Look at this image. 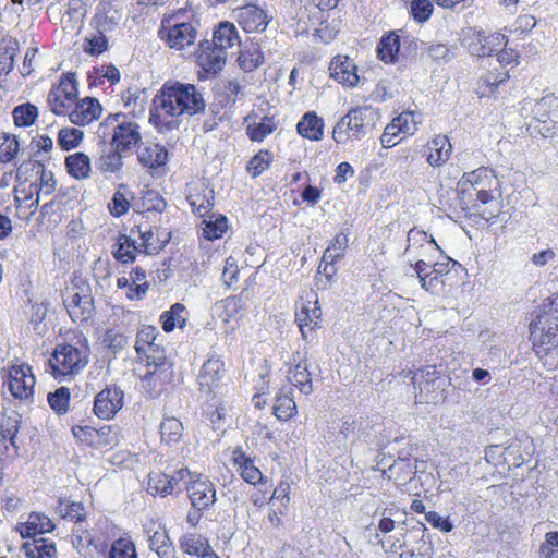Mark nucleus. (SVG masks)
<instances>
[{
  "label": "nucleus",
  "mask_w": 558,
  "mask_h": 558,
  "mask_svg": "<svg viewBox=\"0 0 558 558\" xmlns=\"http://www.w3.org/2000/svg\"><path fill=\"white\" fill-rule=\"evenodd\" d=\"M272 409L275 416L281 421H288L296 413L295 401L289 393L277 396Z\"/></svg>",
  "instance_id": "nucleus-43"
},
{
  "label": "nucleus",
  "mask_w": 558,
  "mask_h": 558,
  "mask_svg": "<svg viewBox=\"0 0 558 558\" xmlns=\"http://www.w3.org/2000/svg\"><path fill=\"white\" fill-rule=\"evenodd\" d=\"M124 393L118 386H107L99 391L94 401V413L102 420L113 417L123 407Z\"/></svg>",
  "instance_id": "nucleus-12"
},
{
  "label": "nucleus",
  "mask_w": 558,
  "mask_h": 558,
  "mask_svg": "<svg viewBox=\"0 0 558 558\" xmlns=\"http://www.w3.org/2000/svg\"><path fill=\"white\" fill-rule=\"evenodd\" d=\"M38 195L34 197L32 194L25 196L23 201L20 199L19 196H15V202L17 203L16 210L20 218H29L35 214L39 204Z\"/></svg>",
  "instance_id": "nucleus-57"
},
{
  "label": "nucleus",
  "mask_w": 558,
  "mask_h": 558,
  "mask_svg": "<svg viewBox=\"0 0 558 558\" xmlns=\"http://www.w3.org/2000/svg\"><path fill=\"white\" fill-rule=\"evenodd\" d=\"M74 105L75 108L66 113L73 124L86 125L101 116L102 107L96 98L86 97Z\"/></svg>",
  "instance_id": "nucleus-21"
},
{
  "label": "nucleus",
  "mask_w": 558,
  "mask_h": 558,
  "mask_svg": "<svg viewBox=\"0 0 558 558\" xmlns=\"http://www.w3.org/2000/svg\"><path fill=\"white\" fill-rule=\"evenodd\" d=\"M47 399L51 409L58 414H63L69 409L70 390L66 387H60L54 392H50Z\"/></svg>",
  "instance_id": "nucleus-53"
},
{
  "label": "nucleus",
  "mask_w": 558,
  "mask_h": 558,
  "mask_svg": "<svg viewBox=\"0 0 558 558\" xmlns=\"http://www.w3.org/2000/svg\"><path fill=\"white\" fill-rule=\"evenodd\" d=\"M189 202L193 210L199 216L204 217L214 207V191H208L207 194H195L189 197Z\"/></svg>",
  "instance_id": "nucleus-54"
},
{
  "label": "nucleus",
  "mask_w": 558,
  "mask_h": 558,
  "mask_svg": "<svg viewBox=\"0 0 558 558\" xmlns=\"http://www.w3.org/2000/svg\"><path fill=\"white\" fill-rule=\"evenodd\" d=\"M54 529L52 521L40 512H32L26 522L19 523L16 531L23 538L35 537L38 534L51 532Z\"/></svg>",
  "instance_id": "nucleus-24"
},
{
  "label": "nucleus",
  "mask_w": 558,
  "mask_h": 558,
  "mask_svg": "<svg viewBox=\"0 0 558 558\" xmlns=\"http://www.w3.org/2000/svg\"><path fill=\"white\" fill-rule=\"evenodd\" d=\"M400 49L399 36L393 33L383 37L377 47V54L386 63H392L397 59Z\"/></svg>",
  "instance_id": "nucleus-37"
},
{
  "label": "nucleus",
  "mask_w": 558,
  "mask_h": 558,
  "mask_svg": "<svg viewBox=\"0 0 558 558\" xmlns=\"http://www.w3.org/2000/svg\"><path fill=\"white\" fill-rule=\"evenodd\" d=\"M63 304L73 322H87L94 312L90 287L82 279L72 282L63 295Z\"/></svg>",
  "instance_id": "nucleus-5"
},
{
  "label": "nucleus",
  "mask_w": 558,
  "mask_h": 558,
  "mask_svg": "<svg viewBox=\"0 0 558 558\" xmlns=\"http://www.w3.org/2000/svg\"><path fill=\"white\" fill-rule=\"evenodd\" d=\"M38 173H40L38 184L36 185V193L38 197L41 195L48 196L56 191L57 181L51 171L44 168L40 162H37Z\"/></svg>",
  "instance_id": "nucleus-50"
},
{
  "label": "nucleus",
  "mask_w": 558,
  "mask_h": 558,
  "mask_svg": "<svg viewBox=\"0 0 558 558\" xmlns=\"http://www.w3.org/2000/svg\"><path fill=\"white\" fill-rule=\"evenodd\" d=\"M225 374V363L218 357H209L198 374V384L203 391L214 392Z\"/></svg>",
  "instance_id": "nucleus-19"
},
{
  "label": "nucleus",
  "mask_w": 558,
  "mask_h": 558,
  "mask_svg": "<svg viewBox=\"0 0 558 558\" xmlns=\"http://www.w3.org/2000/svg\"><path fill=\"white\" fill-rule=\"evenodd\" d=\"M227 53L221 48H216L209 40L199 44L197 62L206 73H217L226 64Z\"/></svg>",
  "instance_id": "nucleus-18"
},
{
  "label": "nucleus",
  "mask_w": 558,
  "mask_h": 558,
  "mask_svg": "<svg viewBox=\"0 0 558 558\" xmlns=\"http://www.w3.org/2000/svg\"><path fill=\"white\" fill-rule=\"evenodd\" d=\"M121 117L124 118L122 114L109 116L105 122L99 125V129L105 131L108 128H112L113 135L111 145L116 149L124 153L135 147L141 142L142 136L137 123L131 121L119 122ZM104 135H106L105 132Z\"/></svg>",
  "instance_id": "nucleus-8"
},
{
  "label": "nucleus",
  "mask_w": 558,
  "mask_h": 558,
  "mask_svg": "<svg viewBox=\"0 0 558 558\" xmlns=\"http://www.w3.org/2000/svg\"><path fill=\"white\" fill-rule=\"evenodd\" d=\"M539 558H558V532H549L539 547Z\"/></svg>",
  "instance_id": "nucleus-59"
},
{
  "label": "nucleus",
  "mask_w": 558,
  "mask_h": 558,
  "mask_svg": "<svg viewBox=\"0 0 558 558\" xmlns=\"http://www.w3.org/2000/svg\"><path fill=\"white\" fill-rule=\"evenodd\" d=\"M109 558H137L135 545L130 537L116 539L110 548Z\"/></svg>",
  "instance_id": "nucleus-47"
},
{
  "label": "nucleus",
  "mask_w": 558,
  "mask_h": 558,
  "mask_svg": "<svg viewBox=\"0 0 558 558\" xmlns=\"http://www.w3.org/2000/svg\"><path fill=\"white\" fill-rule=\"evenodd\" d=\"M271 16L255 4H246L238 9V22L245 32H264Z\"/></svg>",
  "instance_id": "nucleus-17"
},
{
  "label": "nucleus",
  "mask_w": 558,
  "mask_h": 558,
  "mask_svg": "<svg viewBox=\"0 0 558 558\" xmlns=\"http://www.w3.org/2000/svg\"><path fill=\"white\" fill-rule=\"evenodd\" d=\"M88 357L89 350L87 347L77 348L72 344H62L54 349L49 364L54 377L76 375L88 364Z\"/></svg>",
  "instance_id": "nucleus-4"
},
{
  "label": "nucleus",
  "mask_w": 558,
  "mask_h": 558,
  "mask_svg": "<svg viewBox=\"0 0 558 558\" xmlns=\"http://www.w3.org/2000/svg\"><path fill=\"white\" fill-rule=\"evenodd\" d=\"M277 124L270 117H264L259 122L247 126V135L252 141L262 142L267 135L271 134Z\"/></svg>",
  "instance_id": "nucleus-46"
},
{
  "label": "nucleus",
  "mask_w": 558,
  "mask_h": 558,
  "mask_svg": "<svg viewBox=\"0 0 558 558\" xmlns=\"http://www.w3.org/2000/svg\"><path fill=\"white\" fill-rule=\"evenodd\" d=\"M14 123L17 126H31L38 117V109L35 105L25 102L13 109Z\"/></svg>",
  "instance_id": "nucleus-44"
},
{
  "label": "nucleus",
  "mask_w": 558,
  "mask_h": 558,
  "mask_svg": "<svg viewBox=\"0 0 558 558\" xmlns=\"http://www.w3.org/2000/svg\"><path fill=\"white\" fill-rule=\"evenodd\" d=\"M462 45L472 56L485 57L506 46V36L501 33L485 35L482 31L470 29L465 33Z\"/></svg>",
  "instance_id": "nucleus-9"
},
{
  "label": "nucleus",
  "mask_w": 558,
  "mask_h": 558,
  "mask_svg": "<svg viewBox=\"0 0 558 558\" xmlns=\"http://www.w3.org/2000/svg\"><path fill=\"white\" fill-rule=\"evenodd\" d=\"M65 167L68 173L76 180L87 179L92 170L89 157L81 151L69 155Z\"/></svg>",
  "instance_id": "nucleus-29"
},
{
  "label": "nucleus",
  "mask_w": 558,
  "mask_h": 558,
  "mask_svg": "<svg viewBox=\"0 0 558 558\" xmlns=\"http://www.w3.org/2000/svg\"><path fill=\"white\" fill-rule=\"evenodd\" d=\"M185 489L189 492L192 506L198 510L206 509L216 501L214 484L206 477L196 476L190 480Z\"/></svg>",
  "instance_id": "nucleus-14"
},
{
  "label": "nucleus",
  "mask_w": 558,
  "mask_h": 558,
  "mask_svg": "<svg viewBox=\"0 0 558 558\" xmlns=\"http://www.w3.org/2000/svg\"><path fill=\"white\" fill-rule=\"evenodd\" d=\"M416 462V459L399 458L385 469L383 473L398 485H404L414 477L417 471Z\"/></svg>",
  "instance_id": "nucleus-23"
},
{
  "label": "nucleus",
  "mask_w": 558,
  "mask_h": 558,
  "mask_svg": "<svg viewBox=\"0 0 558 558\" xmlns=\"http://www.w3.org/2000/svg\"><path fill=\"white\" fill-rule=\"evenodd\" d=\"M428 56L436 61L448 62L454 58L453 51L442 44H433L427 48Z\"/></svg>",
  "instance_id": "nucleus-62"
},
{
  "label": "nucleus",
  "mask_w": 558,
  "mask_h": 558,
  "mask_svg": "<svg viewBox=\"0 0 558 558\" xmlns=\"http://www.w3.org/2000/svg\"><path fill=\"white\" fill-rule=\"evenodd\" d=\"M102 344L110 350L112 354H117L126 347L128 339L122 333L110 329L104 335Z\"/></svg>",
  "instance_id": "nucleus-55"
},
{
  "label": "nucleus",
  "mask_w": 558,
  "mask_h": 558,
  "mask_svg": "<svg viewBox=\"0 0 558 558\" xmlns=\"http://www.w3.org/2000/svg\"><path fill=\"white\" fill-rule=\"evenodd\" d=\"M35 383L31 366L21 364L10 368L8 388L14 398L27 400L33 397Z\"/></svg>",
  "instance_id": "nucleus-11"
},
{
  "label": "nucleus",
  "mask_w": 558,
  "mask_h": 558,
  "mask_svg": "<svg viewBox=\"0 0 558 558\" xmlns=\"http://www.w3.org/2000/svg\"><path fill=\"white\" fill-rule=\"evenodd\" d=\"M132 199H134V193L126 185H120L108 204L110 214L114 217L125 215L130 209Z\"/></svg>",
  "instance_id": "nucleus-33"
},
{
  "label": "nucleus",
  "mask_w": 558,
  "mask_h": 558,
  "mask_svg": "<svg viewBox=\"0 0 558 558\" xmlns=\"http://www.w3.org/2000/svg\"><path fill=\"white\" fill-rule=\"evenodd\" d=\"M287 380L301 393L308 396L313 391L311 373L306 360L298 352L293 355L287 372Z\"/></svg>",
  "instance_id": "nucleus-16"
},
{
  "label": "nucleus",
  "mask_w": 558,
  "mask_h": 558,
  "mask_svg": "<svg viewBox=\"0 0 558 558\" xmlns=\"http://www.w3.org/2000/svg\"><path fill=\"white\" fill-rule=\"evenodd\" d=\"M202 234L207 240H216L222 236L227 231V218L222 215L215 216L214 214L203 220Z\"/></svg>",
  "instance_id": "nucleus-38"
},
{
  "label": "nucleus",
  "mask_w": 558,
  "mask_h": 558,
  "mask_svg": "<svg viewBox=\"0 0 558 558\" xmlns=\"http://www.w3.org/2000/svg\"><path fill=\"white\" fill-rule=\"evenodd\" d=\"M206 101L203 92L194 84L167 81L154 98L150 122L160 132L178 126L175 121H163L166 117L195 116L204 113Z\"/></svg>",
  "instance_id": "nucleus-1"
},
{
  "label": "nucleus",
  "mask_w": 558,
  "mask_h": 558,
  "mask_svg": "<svg viewBox=\"0 0 558 558\" xmlns=\"http://www.w3.org/2000/svg\"><path fill=\"white\" fill-rule=\"evenodd\" d=\"M216 48H221L225 52L228 48L239 44V35L235 26L229 22H222L214 32L213 40H209Z\"/></svg>",
  "instance_id": "nucleus-30"
},
{
  "label": "nucleus",
  "mask_w": 558,
  "mask_h": 558,
  "mask_svg": "<svg viewBox=\"0 0 558 558\" xmlns=\"http://www.w3.org/2000/svg\"><path fill=\"white\" fill-rule=\"evenodd\" d=\"M19 141L15 135L0 133V162H10L17 155Z\"/></svg>",
  "instance_id": "nucleus-48"
},
{
  "label": "nucleus",
  "mask_w": 558,
  "mask_h": 558,
  "mask_svg": "<svg viewBox=\"0 0 558 558\" xmlns=\"http://www.w3.org/2000/svg\"><path fill=\"white\" fill-rule=\"evenodd\" d=\"M270 157L268 153H259L255 155L247 165V171L253 177L259 175L269 165Z\"/></svg>",
  "instance_id": "nucleus-63"
},
{
  "label": "nucleus",
  "mask_w": 558,
  "mask_h": 558,
  "mask_svg": "<svg viewBox=\"0 0 558 558\" xmlns=\"http://www.w3.org/2000/svg\"><path fill=\"white\" fill-rule=\"evenodd\" d=\"M233 462L239 466L241 476L245 482L256 484L262 480V472L242 450L236 449L233 451Z\"/></svg>",
  "instance_id": "nucleus-32"
},
{
  "label": "nucleus",
  "mask_w": 558,
  "mask_h": 558,
  "mask_svg": "<svg viewBox=\"0 0 558 558\" xmlns=\"http://www.w3.org/2000/svg\"><path fill=\"white\" fill-rule=\"evenodd\" d=\"M84 136L83 131L75 128H63L58 134V144L64 150L75 148Z\"/></svg>",
  "instance_id": "nucleus-52"
},
{
  "label": "nucleus",
  "mask_w": 558,
  "mask_h": 558,
  "mask_svg": "<svg viewBox=\"0 0 558 558\" xmlns=\"http://www.w3.org/2000/svg\"><path fill=\"white\" fill-rule=\"evenodd\" d=\"M123 151L118 150L113 147V149H109L104 153L98 161V169L104 173H117L122 169V154Z\"/></svg>",
  "instance_id": "nucleus-45"
},
{
  "label": "nucleus",
  "mask_w": 558,
  "mask_h": 558,
  "mask_svg": "<svg viewBox=\"0 0 558 558\" xmlns=\"http://www.w3.org/2000/svg\"><path fill=\"white\" fill-rule=\"evenodd\" d=\"M158 35L171 49L182 50L194 44L197 29L193 23L182 22L178 15H171L161 20Z\"/></svg>",
  "instance_id": "nucleus-6"
},
{
  "label": "nucleus",
  "mask_w": 558,
  "mask_h": 558,
  "mask_svg": "<svg viewBox=\"0 0 558 558\" xmlns=\"http://www.w3.org/2000/svg\"><path fill=\"white\" fill-rule=\"evenodd\" d=\"M411 13L415 21L426 22L433 13V3L429 0H412Z\"/></svg>",
  "instance_id": "nucleus-58"
},
{
  "label": "nucleus",
  "mask_w": 558,
  "mask_h": 558,
  "mask_svg": "<svg viewBox=\"0 0 558 558\" xmlns=\"http://www.w3.org/2000/svg\"><path fill=\"white\" fill-rule=\"evenodd\" d=\"M168 157V150L159 143L146 142L137 148L138 162L149 170L166 166Z\"/></svg>",
  "instance_id": "nucleus-20"
},
{
  "label": "nucleus",
  "mask_w": 558,
  "mask_h": 558,
  "mask_svg": "<svg viewBox=\"0 0 558 558\" xmlns=\"http://www.w3.org/2000/svg\"><path fill=\"white\" fill-rule=\"evenodd\" d=\"M555 99L551 96L541 98L534 106V118L531 128L543 137H558V124L549 117L547 109L551 107Z\"/></svg>",
  "instance_id": "nucleus-13"
},
{
  "label": "nucleus",
  "mask_w": 558,
  "mask_h": 558,
  "mask_svg": "<svg viewBox=\"0 0 558 558\" xmlns=\"http://www.w3.org/2000/svg\"><path fill=\"white\" fill-rule=\"evenodd\" d=\"M138 232L142 239L141 246L144 248L146 255L158 254L170 240V233L162 232V234H159V232L154 231L151 227L143 229V227L140 226Z\"/></svg>",
  "instance_id": "nucleus-27"
},
{
  "label": "nucleus",
  "mask_w": 558,
  "mask_h": 558,
  "mask_svg": "<svg viewBox=\"0 0 558 558\" xmlns=\"http://www.w3.org/2000/svg\"><path fill=\"white\" fill-rule=\"evenodd\" d=\"M558 303L551 302L548 311L539 313L530 324L534 345L554 347L558 343Z\"/></svg>",
  "instance_id": "nucleus-7"
},
{
  "label": "nucleus",
  "mask_w": 558,
  "mask_h": 558,
  "mask_svg": "<svg viewBox=\"0 0 558 558\" xmlns=\"http://www.w3.org/2000/svg\"><path fill=\"white\" fill-rule=\"evenodd\" d=\"M22 549L27 558H52L57 551L54 543L44 537L24 543Z\"/></svg>",
  "instance_id": "nucleus-31"
},
{
  "label": "nucleus",
  "mask_w": 558,
  "mask_h": 558,
  "mask_svg": "<svg viewBox=\"0 0 558 558\" xmlns=\"http://www.w3.org/2000/svg\"><path fill=\"white\" fill-rule=\"evenodd\" d=\"M138 252L140 247L136 245V241L125 234H121L114 244L112 254L117 260L129 263L135 259Z\"/></svg>",
  "instance_id": "nucleus-34"
},
{
  "label": "nucleus",
  "mask_w": 558,
  "mask_h": 558,
  "mask_svg": "<svg viewBox=\"0 0 558 558\" xmlns=\"http://www.w3.org/2000/svg\"><path fill=\"white\" fill-rule=\"evenodd\" d=\"M60 514L64 519H70L75 522L84 520L85 511L81 502L61 504L59 509Z\"/></svg>",
  "instance_id": "nucleus-60"
},
{
  "label": "nucleus",
  "mask_w": 558,
  "mask_h": 558,
  "mask_svg": "<svg viewBox=\"0 0 558 558\" xmlns=\"http://www.w3.org/2000/svg\"><path fill=\"white\" fill-rule=\"evenodd\" d=\"M158 336V331L153 326L143 327L136 335L135 350L137 354L147 347L155 345V340Z\"/></svg>",
  "instance_id": "nucleus-56"
},
{
  "label": "nucleus",
  "mask_w": 558,
  "mask_h": 558,
  "mask_svg": "<svg viewBox=\"0 0 558 558\" xmlns=\"http://www.w3.org/2000/svg\"><path fill=\"white\" fill-rule=\"evenodd\" d=\"M169 369L170 368L157 367L153 371H147V373L142 376V388L149 397L156 398L166 388L171 379V372Z\"/></svg>",
  "instance_id": "nucleus-26"
},
{
  "label": "nucleus",
  "mask_w": 558,
  "mask_h": 558,
  "mask_svg": "<svg viewBox=\"0 0 558 558\" xmlns=\"http://www.w3.org/2000/svg\"><path fill=\"white\" fill-rule=\"evenodd\" d=\"M356 70L357 68L353 60L347 56H337L329 64L330 76L340 84L350 87L355 86L359 82Z\"/></svg>",
  "instance_id": "nucleus-22"
},
{
  "label": "nucleus",
  "mask_w": 558,
  "mask_h": 558,
  "mask_svg": "<svg viewBox=\"0 0 558 558\" xmlns=\"http://www.w3.org/2000/svg\"><path fill=\"white\" fill-rule=\"evenodd\" d=\"M147 492L166 497L173 493V484L168 474L155 472L149 474Z\"/></svg>",
  "instance_id": "nucleus-40"
},
{
  "label": "nucleus",
  "mask_w": 558,
  "mask_h": 558,
  "mask_svg": "<svg viewBox=\"0 0 558 558\" xmlns=\"http://www.w3.org/2000/svg\"><path fill=\"white\" fill-rule=\"evenodd\" d=\"M140 359L146 362L148 367L154 368H170V364L167 361L166 351L159 344L149 345L141 354H137Z\"/></svg>",
  "instance_id": "nucleus-41"
},
{
  "label": "nucleus",
  "mask_w": 558,
  "mask_h": 558,
  "mask_svg": "<svg viewBox=\"0 0 558 558\" xmlns=\"http://www.w3.org/2000/svg\"><path fill=\"white\" fill-rule=\"evenodd\" d=\"M324 122L315 112H306L296 125L298 133L312 141L323 137Z\"/></svg>",
  "instance_id": "nucleus-28"
},
{
  "label": "nucleus",
  "mask_w": 558,
  "mask_h": 558,
  "mask_svg": "<svg viewBox=\"0 0 558 558\" xmlns=\"http://www.w3.org/2000/svg\"><path fill=\"white\" fill-rule=\"evenodd\" d=\"M185 306L181 303L173 304L169 311L162 313L160 320L166 332L172 331L175 327L183 328L186 323L184 316Z\"/></svg>",
  "instance_id": "nucleus-36"
},
{
  "label": "nucleus",
  "mask_w": 558,
  "mask_h": 558,
  "mask_svg": "<svg viewBox=\"0 0 558 558\" xmlns=\"http://www.w3.org/2000/svg\"><path fill=\"white\" fill-rule=\"evenodd\" d=\"M433 235L424 231L411 229L408 232V246L405 254H414L415 263L412 265L423 289L430 293H439L444 289V281L430 272L429 256L439 251Z\"/></svg>",
  "instance_id": "nucleus-2"
},
{
  "label": "nucleus",
  "mask_w": 558,
  "mask_h": 558,
  "mask_svg": "<svg viewBox=\"0 0 558 558\" xmlns=\"http://www.w3.org/2000/svg\"><path fill=\"white\" fill-rule=\"evenodd\" d=\"M264 57L257 47L244 50L240 52L239 64L245 72H252L262 65Z\"/></svg>",
  "instance_id": "nucleus-49"
},
{
  "label": "nucleus",
  "mask_w": 558,
  "mask_h": 558,
  "mask_svg": "<svg viewBox=\"0 0 558 558\" xmlns=\"http://www.w3.org/2000/svg\"><path fill=\"white\" fill-rule=\"evenodd\" d=\"M206 542L207 539L202 535L187 533L180 538V546L185 554L199 556L201 550L206 546Z\"/></svg>",
  "instance_id": "nucleus-51"
},
{
  "label": "nucleus",
  "mask_w": 558,
  "mask_h": 558,
  "mask_svg": "<svg viewBox=\"0 0 558 558\" xmlns=\"http://www.w3.org/2000/svg\"><path fill=\"white\" fill-rule=\"evenodd\" d=\"M78 95L77 81L74 73H68L59 85L48 95L51 111L58 116H65L76 102Z\"/></svg>",
  "instance_id": "nucleus-10"
},
{
  "label": "nucleus",
  "mask_w": 558,
  "mask_h": 558,
  "mask_svg": "<svg viewBox=\"0 0 558 558\" xmlns=\"http://www.w3.org/2000/svg\"><path fill=\"white\" fill-rule=\"evenodd\" d=\"M437 379H439V377L435 366H427L413 375L412 383L415 388H418L420 398H423L424 393L426 396L429 393L430 387L434 386Z\"/></svg>",
  "instance_id": "nucleus-39"
},
{
  "label": "nucleus",
  "mask_w": 558,
  "mask_h": 558,
  "mask_svg": "<svg viewBox=\"0 0 558 558\" xmlns=\"http://www.w3.org/2000/svg\"><path fill=\"white\" fill-rule=\"evenodd\" d=\"M476 213L487 222H506L502 217V203L499 197L494 196L490 191L480 189L476 193V203L474 204Z\"/></svg>",
  "instance_id": "nucleus-15"
},
{
  "label": "nucleus",
  "mask_w": 558,
  "mask_h": 558,
  "mask_svg": "<svg viewBox=\"0 0 558 558\" xmlns=\"http://www.w3.org/2000/svg\"><path fill=\"white\" fill-rule=\"evenodd\" d=\"M72 543L80 553H86L89 546L93 545V538L87 530L76 527L73 532Z\"/></svg>",
  "instance_id": "nucleus-64"
},
{
  "label": "nucleus",
  "mask_w": 558,
  "mask_h": 558,
  "mask_svg": "<svg viewBox=\"0 0 558 558\" xmlns=\"http://www.w3.org/2000/svg\"><path fill=\"white\" fill-rule=\"evenodd\" d=\"M183 424L175 417H165L160 423V437L167 445L178 444L183 436Z\"/></svg>",
  "instance_id": "nucleus-35"
},
{
  "label": "nucleus",
  "mask_w": 558,
  "mask_h": 558,
  "mask_svg": "<svg viewBox=\"0 0 558 558\" xmlns=\"http://www.w3.org/2000/svg\"><path fill=\"white\" fill-rule=\"evenodd\" d=\"M392 121L400 126V132L405 135H411L416 131V121L412 112H403Z\"/></svg>",
  "instance_id": "nucleus-61"
},
{
  "label": "nucleus",
  "mask_w": 558,
  "mask_h": 558,
  "mask_svg": "<svg viewBox=\"0 0 558 558\" xmlns=\"http://www.w3.org/2000/svg\"><path fill=\"white\" fill-rule=\"evenodd\" d=\"M427 162L432 167H440L449 160L452 146L446 135H437L426 146Z\"/></svg>",
  "instance_id": "nucleus-25"
},
{
  "label": "nucleus",
  "mask_w": 558,
  "mask_h": 558,
  "mask_svg": "<svg viewBox=\"0 0 558 558\" xmlns=\"http://www.w3.org/2000/svg\"><path fill=\"white\" fill-rule=\"evenodd\" d=\"M379 113L371 106L357 107L342 117L333 128L332 136L337 143H344L348 138H360L375 126Z\"/></svg>",
  "instance_id": "nucleus-3"
},
{
  "label": "nucleus",
  "mask_w": 558,
  "mask_h": 558,
  "mask_svg": "<svg viewBox=\"0 0 558 558\" xmlns=\"http://www.w3.org/2000/svg\"><path fill=\"white\" fill-rule=\"evenodd\" d=\"M494 180L495 178L490 170L487 168H478L469 173H464L461 184H470L477 192L480 189H486L487 186H490Z\"/></svg>",
  "instance_id": "nucleus-42"
}]
</instances>
